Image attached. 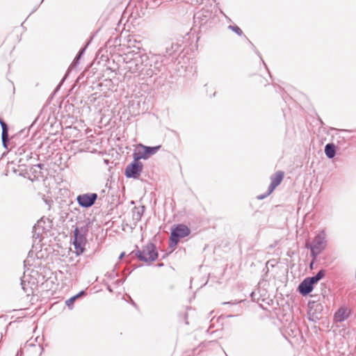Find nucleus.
<instances>
[{
    "mask_svg": "<svg viewBox=\"0 0 356 356\" xmlns=\"http://www.w3.org/2000/svg\"><path fill=\"white\" fill-rule=\"evenodd\" d=\"M124 69L137 75H145L146 63L148 61V56L140 51H131L126 54L123 57Z\"/></svg>",
    "mask_w": 356,
    "mask_h": 356,
    "instance_id": "nucleus-1",
    "label": "nucleus"
},
{
    "mask_svg": "<svg viewBox=\"0 0 356 356\" xmlns=\"http://www.w3.org/2000/svg\"><path fill=\"white\" fill-rule=\"evenodd\" d=\"M170 58L165 55L153 54L148 56V61L146 63L145 76H152L165 69V66L170 63Z\"/></svg>",
    "mask_w": 356,
    "mask_h": 356,
    "instance_id": "nucleus-2",
    "label": "nucleus"
},
{
    "mask_svg": "<svg viewBox=\"0 0 356 356\" xmlns=\"http://www.w3.org/2000/svg\"><path fill=\"white\" fill-rule=\"evenodd\" d=\"M326 244L327 241L325 239V234L324 232H321L317 234L312 243H309V241L306 242L305 248L310 249L311 256L313 258V260L310 264L311 268H312L316 257L325 248Z\"/></svg>",
    "mask_w": 356,
    "mask_h": 356,
    "instance_id": "nucleus-3",
    "label": "nucleus"
},
{
    "mask_svg": "<svg viewBox=\"0 0 356 356\" xmlns=\"http://www.w3.org/2000/svg\"><path fill=\"white\" fill-rule=\"evenodd\" d=\"M135 255L140 261L147 262L155 261L158 257V252L156 250L154 244L149 243L141 250H138L136 251Z\"/></svg>",
    "mask_w": 356,
    "mask_h": 356,
    "instance_id": "nucleus-4",
    "label": "nucleus"
},
{
    "mask_svg": "<svg viewBox=\"0 0 356 356\" xmlns=\"http://www.w3.org/2000/svg\"><path fill=\"white\" fill-rule=\"evenodd\" d=\"M191 234V229L184 224H179L175 228L172 229L170 233V246L176 245L181 238L188 236Z\"/></svg>",
    "mask_w": 356,
    "mask_h": 356,
    "instance_id": "nucleus-5",
    "label": "nucleus"
},
{
    "mask_svg": "<svg viewBox=\"0 0 356 356\" xmlns=\"http://www.w3.org/2000/svg\"><path fill=\"white\" fill-rule=\"evenodd\" d=\"M98 198V195L95 193H88L79 195L76 197L78 204L82 208H90L93 206Z\"/></svg>",
    "mask_w": 356,
    "mask_h": 356,
    "instance_id": "nucleus-6",
    "label": "nucleus"
},
{
    "mask_svg": "<svg viewBox=\"0 0 356 356\" xmlns=\"http://www.w3.org/2000/svg\"><path fill=\"white\" fill-rule=\"evenodd\" d=\"M284 174L282 171H277L270 177L271 182L268 186V191L266 193L258 196V199L262 200L268 196L275 188L280 184L284 179Z\"/></svg>",
    "mask_w": 356,
    "mask_h": 356,
    "instance_id": "nucleus-7",
    "label": "nucleus"
},
{
    "mask_svg": "<svg viewBox=\"0 0 356 356\" xmlns=\"http://www.w3.org/2000/svg\"><path fill=\"white\" fill-rule=\"evenodd\" d=\"M143 165L142 163L131 162L125 168L124 175L127 178L138 179L143 170Z\"/></svg>",
    "mask_w": 356,
    "mask_h": 356,
    "instance_id": "nucleus-8",
    "label": "nucleus"
},
{
    "mask_svg": "<svg viewBox=\"0 0 356 356\" xmlns=\"http://www.w3.org/2000/svg\"><path fill=\"white\" fill-rule=\"evenodd\" d=\"M350 314L351 309L348 306L343 305L335 312V321H343L350 316Z\"/></svg>",
    "mask_w": 356,
    "mask_h": 356,
    "instance_id": "nucleus-9",
    "label": "nucleus"
},
{
    "mask_svg": "<svg viewBox=\"0 0 356 356\" xmlns=\"http://www.w3.org/2000/svg\"><path fill=\"white\" fill-rule=\"evenodd\" d=\"M87 232L86 227H76L74 230V241L86 243Z\"/></svg>",
    "mask_w": 356,
    "mask_h": 356,
    "instance_id": "nucleus-10",
    "label": "nucleus"
},
{
    "mask_svg": "<svg viewBox=\"0 0 356 356\" xmlns=\"http://www.w3.org/2000/svg\"><path fill=\"white\" fill-rule=\"evenodd\" d=\"M314 289V286L307 278L304 279L298 286V291L302 296H307L311 293Z\"/></svg>",
    "mask_w": 356,
    "mask_h": 356,
    "instance_id": "nucleus-11",
    "label": "nucleus"
},
{
    "mask_svg": "<svg viewBox=\"0 0 356 356\" xmlns=\"http://www.w3.org/2000/svg\"><path fill=\"white\" fill-rule=\"evenodd\" d=\"M180 45L177 42H172L170 47L165 48V55L170 58V62H172L175 58L176 53L179 50Z\"/></svg>",
    "mask_w": 356,
    "mask_h": 356,
    "instance_id": "nucleus-12",
    "label": "nucleus"
},
{
    "mask_svg": "<svg viewBox=\"0 0 356 356\" xmlns=\"http://www.w3.org/2000/svg\"><path fill=\"white\" fill-rule=\"evenodd\" d=\"M145 206L135 207L132 209V218L135 223L138 222L145 212Z\"/></svg>",
    "mask_w": 356,
    "mask_h": 356,
    "instance_id": "nucleus-13",
    "label": "nucleus"
},
{
    "mask_svg": "<svg viewBox=\"0 0 356 356\" xmlns=\"http://www.w3.org/2000/svg\"><path fill=\"white\" fill-rule=\"evenodd\" d=\"M139 147L142 148L143 152L146 158L148 159L151 155H153L157 152V151L160 149L161 146H155V147H147L143 145H140Z\"/></svg>",
    "mask_w": 356,
    "mask_h": 356,
    "instance_id": "nucleus-14",
    "label": "nucleus"
},
{
    "mask_svg": "<svg viewBox=\"0 0 356 356\" xmlns=\"http://www.w3.org/2000/svg\"><path fill=\"white\" fill-rule=\"evenodd\" d=\"M325 275V270H321L317 274L312 277H306L309 282L312 284L314 286L315 284H316L320 280H321Z\"/></svg>",
    "mask_w": 356,
    "mask_h": 356,
    "instance_id": "nucleus-15",
    "label": "nucleus"
},
{
    "mask_svg": "<svg viewBox=\"0 0 356 356\" xmlns=\"http://www.w3.org/2000/svg\"><path fill=\"white\" fill-rule=\"evenodd\" d=\"M73 244L75 249V253L77 256L81 254L84 250H85V245L86 243L77 242V241H73Z\"/></svg>",
    "mask_w": 356,
    "mask_h": 356,
    "instance_id": "nucleus-16",
    "label": "nucleus"
},
{
    "mask_svg": "<svg viewBox=\"0 0 356 356\" xmlns=\"http://www.w3.org/2000/svg\"><path fill=\"white\" fill-rule=\"evenodd\" d=\"M325 153L326 156L330 159L334 158V143H330L325 145Z\"/></svg>",
    "mask_w": 356,
    "mask_h": 356,
    "instance_id": "nucleus-17",
    "label": "nucleus"
},
{
    "mask_svg": "<svg viewBox=\"0 0 356 356\" xmlns=\"http://www.w3.org/2000/svg\"><path fill=\"white\" fill-rule=\"evenodd\" d=\"M2 144L4 148L8 149V143L9 141L8 131L4 128L3 132L1 133Z\"/></svg>",
    "mask_w": 356,
    "mask_h": 356,
    "instance_id": "nucleus-18",
    "label": "nucleus"
},
{
    "mask_svg": "<svg viewBox=\"0 0 356 356\" xmlns=\"http://www.w3.org/2000/svg\"><path fill=\"white\" fill-rule=\"evenodd\" d=\"M133 158H134L133 162H134V163H140L139 161V160L141 159H146L143 152H140V149H138V152H135L133 154Z\"/></svg>",
    "mask_w": 356,
    "mask_h": 356,
    "instance_id": "nucleus-19",
    "label": "nucleus"
},
{
    "mask_svg": "<svg viewBox=\"0 0 356 356\" xmlns=\"http://www.w3.org/2000/svg\"><path fill=\"white\" fill-rule=\"evenodd\" d=\"M229 28L235 32L238 35L241 36L243 35V31L238 26L230 25Z\"/></svg>",
    "mask_w": 356,
    "mask_h": 356,
    "instance_id": "nucleus-20",
    "label": "nucleus"
},
{
    "mask_svg": "<svg viewBox=\"0 0 356 356\" xmlns=\"http://www.w3.org/2000/svg\"><path fill=\"white\" fill-rule=\"evenodd\" d=\"M79 297V295H76L66 300L65 303L67 306H70L73 304L74 301Z\"/></svg>",
    "mask_w": 356,
    "mask_h": 356,
    "instance_id": "nucleus-21",
    "label": "nucleus"
},
{
    "mask_svg": "<svg viewBox=\"0 0 356 356\" xmlns=\"http://www.w3.org/2000/svg\"><path fill=\"white\" fill-rule=\"evenodd\" d=\"M0 124H1V129H2V132H3V130H4V128L6 129V131H8V125L6 124V123L2 120L0 118Z\"/></svg>",
    "mask_w": 356,
    "mask_h": 356,
    "instance_id": "nucleus-22",
    "label": "nucleus"
},
{
    "mask_svg": "<svg viewBox=\"0 0 356 356\" xmlns=\"http://www.w3.org/2000/svg\"><path fill=\"white\" fill-rule=\"evenodd\" d=\"M26 147L25 146H22L19 147L18 149V153L19 154L22 155L26 152Z\"/></svg>",
    "mask_w": 356,
    "mask_h": 356,
    "instance_id": "nucleus-23",
    "label": "nucleus"
},
{
    "mask_svg": "<svg viewBox=\"0 0 356 356\" xmlns=\"http://www.w3.org/2000/svg\"><path fill=\"white\" fill-rule=\"evenodd\" d=\"M84 51H85V48L81 49L79 51L78 54L76 55L77 60H79V59L81 58V56L83 55V54L84 53Z\"/></svg>",
    "mask_w": 356,
    "mask_h": 356,
    "instance_id": "nucleus-24",
    "label": "nucleus"
},
{
    "mask_svg": "<svg viewBox=\"0 0 356 356\" xmlns=\"http://www.w3.org/2000/svg\"><path fill=\"white\" fill-rule=\"evenodd\" d=\"M79 60H77V57L76 56L74 60H73L72 63L71 64V67H75L79 63Z\"/></svg>",
    "mask_w": 356,
    "mask_h": 356,
    "instance_id": "nucleus-25",
    "label": "nucleus"
},
{
    "mask_svg": "<svg viewBox=\"0 0 356 356\" xmlns=\"http://www.w3.org/2000/svg\"><path fill=\"white\" fill-rule=\"evenodd\" d=\"M21 284H22V287L23 290H24L25 292H27V290H26V287H25V285H26V284H25V283H24V282L23 280H22Z\"/></svg>",
    "mask_w": 356,
    "mask_h": 356,
    "instance_id": "nucleus-26",
    "label": "nucleus"
},
{
    "mask_svg": "<svg viewBox=\"0 0 356 356\" xmlns=\"http://www.w3.org/2000/svg\"><path fill=\"white\" fill-rule=\"evenodd\" d=\"M35 166L39 168H40V169H42L43 167H44V164L39 163V164L36 165Z\"/></svg>",
    "mask_w": 356,
    "mask_h": 356,
    "instance_id": "nucleus-27",
    "label": "nucleus"
},
{
    "mask_svg": "<svg viewBox=\"0 0 356 356\" xmlns=\"http://www.w3.org/2000/svg\"><path fill=\"white\" fill-rule=\"evenodd\" d=\"M124 256V252L121 253V254L119 257V259H122Z\"/></svg>",
    "mask_w": 356,
    "mask_h": 356,
    "instance_id": "nucleus-28",
    "label": "nucleus"
},
{
    "mask_svg": "<svg viewBox=\"0 0 356 356\" xmlns=\"http://www.w3.org/2000/svg\"><path fill=\"white\" fill-rule=\"evenodd\" d=\"M83 293H84V291H81L79 293H78L77 295H79V297L80 296H81V295H82V294H83Z\"/></svg>",
    "mask_w": 356,
    "mask_h": 356,
    "instance_id": "nucleus-29",
    "label": "nucleus"
},
{
    "mask_svg": "<svg viewBox=\"0 0 356 356\" xmlns=\"http://www.w3.org/2000/svg\"><path fill=\"white\" fill-rule=\"evenodd\" d=\"M67 76V74L64 76V78L62 79L60 84L65 81V78Z\"/></svg>",
    "mask_w": 356,
    "mask_h": 356,
    "instance_id": "nucleus-30",
    "label": "nucleus"
},
{
    "mask_svg": "<svg viewBox=\"0 0 356 356\" xmlns=\"http://www.w3.org/2000/svg\"><path fill=\"white\" fill-rule=\"evenodd\" d=\"M154 1L156 2V1H160L161 0H154Z\"/></svg>",
    "mask_w": 356,
    "mask_h": 356,
    "instance_id": "nucleus-31",
    "label": "nucleus"
}]
</instances>
